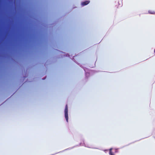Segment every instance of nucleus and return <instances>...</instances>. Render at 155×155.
Listing matches in <instances>:
<instances>
[{"label": "nucleus", "instance_id": "2", "mask_svg": "<svg viewBox=\"0 0 155 155\" xmlns=\"http://www.w3.org/2000/svg\"><path fill=\"white\" fill-rule=\"evenodd\" d=\"M122 5V4L121 2L120 3H119V2H116V6L117 8H118L120 7H121Z\"/></svg>", "mask_w": 155, "mask_h": 155}, {"label": "nucleus", "instance_id": "4", "mask_svg": "<svg viewBox=\"0 0 155 155\" xmlns=\"http://www.w3.org/2000/svg\"><path fill=\"white\" fill-rule=\"evenodd\" d=\"M148 13L150 14H155V12L149 10L148 11Z\"/></svg>", "mask_w": 155, "mask_h": 155}, {"label": "nucleus", "instance_id": "5", "mask_svg": "<svg viewBox=\"0 0 155 155\" xmlns=\"http://www.w3.org/2000/svg\"><path fill=\"white\" fill-rule=\"evenodd\" d=\"M112 149H110L109 151V154L110 155H114V154L111 151Z\"/></svg>", "mask_w": 155, "mask_h": 155}, {"label": "nucleus", "instance_id": "3", "mask_svg": "<svg viewBox=\"0 0 155 155\" xmlns=\"http://www.w3.org/2000/svg\"><path fill=\"white\" fill-rule=\"evenodd\" d=\"M89 2H90V1H86L82 2L81 3V5L83 6L86 5H87L89 3Z\"/></svg>", "mask_w": 155, "mask_h": 155}, {"label": "nucleus", "instance_id": "1", "mask_svg": "<svg viewBox=\"0 0 155 155\" xmlns=\"http://www.w3.org/2000/svg\"><path fill=\"white\" fill-rule=\"evenodd\" d=\"M64 113H65V117L66 120L67 122H68V107L67 104L66 105L65 110H64Z\"/></svg>", "mask_w": 155, "mask_h": 155}]
</instances>
